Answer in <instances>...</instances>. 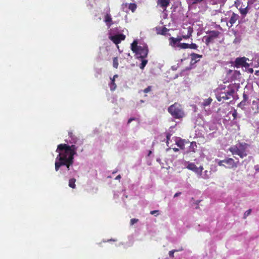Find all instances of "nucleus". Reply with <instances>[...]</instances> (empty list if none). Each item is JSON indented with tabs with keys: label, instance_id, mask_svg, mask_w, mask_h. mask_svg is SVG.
<instances>
[{
	"label": "nucleus",
	"instance_id": "obj_1",
	"mask_svg": "<svg viewBox=\"0 0 259 259\" xmlns=\"http://www.w3.org/2000/svg\"><path fill=\"white\" fill-rule=\"evenodd\" d=\"M77 146H71L66 144H60L57 146L56 152L59 154L57 156L55 163V168L58 171L60 167L65 166L67 170L70 169L74 162V156L76 154Z\"/></svg>",
	"mask_w": 259,
	"mask_h": 259
},
{
	"label": "nucleus",
	"instance_id": "obj_2",
	"mask_svg": "<svg viewBox=\"0 0 259 259\" xmlns=\"http://www.w3.org/2000/svg\"><path fill=\"white\" fill-rule=\"evenodd\" d=\"M248 145L245 143H239L231 147L229 150L233 155L236 154L243 158L247 155V149Z\"/></svg>",
	"mask_w": 259,
	"mask_h": 259
},
{
	"label": "nucleus",
	"instance_id": "obj_3",
	"mask_svg": "<svg viewBox=\"0 0 259 259\" xmlns=\"http://www.w3.org/2000/svg\"><path fill=\"white\" fill-rule=\"evenodd\" d=\"M167 110L175 119H181L185 115L182 105L178 103H175L170 105L168 108Z\"/></svg>",
	"mask_w": 259,
	"mask_h": 259
},
{
	"label": "nucleus",
	"instance_id": "obj_4",
	"mask_svg": "<svg viewBox=\"0 0 259 259\" xmlns=\"http://www.w3.org/2000/svg\"><path fill=\"white\" fill-rule=\"evenodd\" d=\"M206 35L203 37L202 41L205 42L206 46H209L219 38L221 32L217 30H209L206 32Z\"/></svg>",
	"mask_w": 259,
	"mask_h": 259
},
{
	"label": "nucleus",
	"instance_id": "obj_5",
	"mask_svg": "<svg viewBox=\"0 0 259 259\" xmlns=\"http://www.w3.org/2000/svg\"><path fill=\"white\" fill-rule=\"evenodd\" d=\"M186 168L189 170L193 171L198 175L201 176L202 171L203 169L202 166L197 167L194 163H189L186 166Z\"/></svg>",
	"mask_w": 259,
	"mask_h": 259
},
{
	"label": "nucleus",
	"instance_id": "obj_6",
	"mask_svg": "<svg viewBox=\"0 0 259 259\" xmlns=\"http://www.w3.org/2000/svg\"><path fill=\"white\" fill-rule=\"evenodd\" d=\"M247 58L243 57L240 58H237L235 61V66L238 68L240 66L248 67L249 64L246 62Z\"/></svg>",
	"mask_w": 259,
	"mask_h": 259
},
{
	"label": "nucleus",
	"instance_id": "obj_7",
	"mask_svg": "<svg viewBox=\"0 0 259 259\" xmlns=\"http://www.w3.org/2000/svg\"><path fill=\"white\" fill-rule=\"evenodd\" d=\"M148 53L147 46H139V50L136 53L137 55H140V58L144 59L147 57Z\"/></svg>",
	"mask_w": 259,
	"mask_h": 259
},
{
	"label": "nucleus",
	"instance_id": "obj_8",
	"mask_svg": "<svg viewBox=\"0 0 259 259\" xmlns=\"http://www.w3.org/2000/svg\"><path fill=\"white\" fill-rule=\"evenodd\" d=\"M224 163L226 164L228 168H234L237 167V164L232 158H226L224 159Z\"/></svg>",
	"mask_w": 259,
	"mask_h": 259
},
{
	"label": "nucleus",
	"instance_id": "obj_9",
	"mask_svg": "<svg viewBox=\"0 0 259 259\" xmlns=\"http://www.w3.org/2000/svg\"><path fill=\"white\" fill-rule=\"evenodd\" d=\"M125 36L122 34L115 35L110 37V39L116 45H118L121 40H124Z\"/></svg>",
	"mask_w": 259,
	"mask_h": 259
},
{
	"label": "nucleus",
	"instance_id": "obj_10",
	"mask_svg": "<svg viewBox=\"0 0 259 259\" xmlns=\"http://www.w3.org/2000/svg\"><path fill=\"white\" fill-rule=\"evenodd\" d=\"M170 4V0H158L157 5L163 9V11H166V8Z\"/></svg>",
	"mask_w": 259,
	"mask_h": 259
},
{
	"label": "nucleus",
	"instance_id": "obj_11",
	"mask_svg": "<svg viewBox=\"0 0 259 259\" xmlns=\"http://www.w3.org/2000/svg\"><path fill=\"white\" fill-rule=\"evenodd\" d=\"M104 20L109 27L113 24L111 15L109 13H107L105 15Z\"/></svg>",
	"mask_w": 259,
	"mask_h": 259
},
{
	"label": "nucleus",
	"instance_id": "obj_12",
	"mask_svg": "<svg viewBox=\"0 0 259 259\" xmlns=\"http://www.w3.org/2000/svg\"><path fill=\"white\" fill-rule=\"evenodd\" d=\"M68 136L71 138V140L69 141V143L72 144V145H74L77 144V141H78V138L75 136L73 133L71 131L68 132Z\"/></svg>",
	"mask_w": 259,
	"mask_h": 259
},
{
	"label": "nucleus",
	"instance_id": "obj_13",
	"mask_svg": "<svg viewBox=\"0 0 259 259\" xmlns=\"http://www.w3.org/2000/svg\"><path fill=\"white\" fill-rule=\"evenodd\" d=\"M191 63L192 64L196 63L199 60H197V59L201 58L202 57V55H199L198 54H196L194 53H193L191 54Z\"/></svg>",
	"mask_w": 259,
	"mask_h": 259
},
{
	"label": "nucleus",
	"instance_id": "obj_14",
	"mask_svg": "<svg viewBox=\"0 0 259 259\" xmlns=\"http://www.w3.org/2000/svg\"><path fill=\"white\" fill-rule=\"evenodd\" d=\"M239 16L237 14L233 13L232 16L230 19L229 23L230 24V27L232 26L236 22L238 19Z\"/></svg>",
	"mask_w": 259,
	"mask_h": 259
},
{
	"label": "nucleus",
	"instance_id": "obj_15",
	"mask_svg": "<svg viewBox=\"0 0 259 259\" xmlns=\"http://www.w3.org/2000/svg\"><path fill=\"white\" fill-rule=\"evenodd\" d=\"M193 28L189 26L188 28V32L187 34L186 35H182V37L183 39H187L190 38L192 36V34L193 33Z\"/></svg>",
	"mask_w": 259,
	"mask_h": 259
},
{
	"label": "nucleus",
	"instance_id": "obj_16",
	"mask_svg": "<svg viewBox=\"0 0 259 259\" xmlns=\"http://www.w3.org/2000/svg\"><path fill=\"white\" fill-rule=\"evenodd\" d=\"M140 46H138V41L137 40H134L133 43L131 44V50L134 53L137 52L139 50Z\"/></svg>",
	"mask_w": 259,
	"mask_h": 259
},
{
	"label": "nucleus",
	"instance_id": "obj_17",
	"mask_svg": "<svg viewBox=\"0 0 259 259\" xmlns=\"http://www.w3.org/2000/svg\"><path fill=\"white\" fill-rule=\"evenodd\" d=\"M179 43L178 42L176 38L174 37H170L169 38V44L170 46L172 47H177V45Z\"/></svg>",
	"mask_w": 259,
	"mask_h": 259
},
{
	"label": "nucleus",
	"instance_id": "obj_18",
	"mask_svg": "<svg viewBox=\"0 0 259 259\" xmlns=\"http://www.w3.org/2000/svg\"><path fill=\"white\" fill-rule=\"evenodd\" d=\"M239 12L240 13V14L243 16H245L246 15V14H247L248 13V6H246V7H241L239 9Z\"/></svg>",
	"mask_w": 259,
	"mask_h": 259
},
{
	"label": "nucleus",
	"instance_id": "obj_19",
	"mask_svg": "<svg viewBox=\"0 0 259 259\" xmlns=\"http://www.w3.org/2000/svg\"><path fill=\"white\" fill-rule=\"evenodd\" d=\"M75 182H76L75 179H74V178L70 179L69 180V184H68L70 188H73V189L75 188V187H76Z\"/></svg>",
	"mask_w": 259,
	"mask_h": 259
},
{
	"label": "nucleus",
	"instance_id": "obj_20",
	"mask_svg": "<svg viewBox=\"0 0 259 259\" xmlns=\"http://www.w3.org/2000/svg\"><path fill=\"white\" fill-rule=\"evenodd\" d=\"M252 108L253 110H255V112H259V104L258 102H256L255 101H252Z\"/></svg>",
	"mask_w": 259,
	"mask_h": 259
},
{
	"label": "nucleus",
	"instance_id": "obj_21",
	"mask_svg": "<svg viewBox=\"0 0 259 259\" xmlns=\"http://www.w3.org/2000/svg\"><path fill=\"white\" fill-rule=\"evenodd\" d=\"M189 44L186 43H179L177 45V47L182 49H186L189 48Z\"/></svg>",
	"mask_w": 259,
	"mask_h": 259
},
{
	"label": "nucleus",
	"instance_id": "obj_22",
	"mask_svg": "<svg viewBox=\"0 0 259 259\" xmlns=\"http://www.w3.org/2000/svg\"><path fill=\"white\" fill-rule=\"evenodd\" d=\"M169 30L168 29L166 28L165 27H163L162 29L159 30L157 33L159 34L164 35L166 34V32Z\"/></svg>",
	"mask_w": 259,
	"mask_h": 259
},
{
	"label": "nucleus",
	"instance_id": "obj_23",
	"mask_svg": "<svg viewBox=\"0 0 259 259\" xmlns=\"http://www.w3.org/2000/svg\"><path fill=\"white\" fill-rule=\"evenodd\" d=\"M212 101V99L211 98H208V99L204 100V102L202 103V105L204 107L208 106L211 104Z\"/></svg>",
	"mask_w": 259,
	"mask_h": 259
},
{
	"label": "nucleus",
	"instance_id": "obj_24",
	"mask_svg": "<svg viewBox=\"0 0 259 259\" xmlns=\"http://www.w3.org/2000/svg\"><path fill=\"white\" fill-rule=\"evenodd\" d=\"M113 66L116 69H117L118 67V60L117 57H114L113 59Z\"/></svg>",
	"mask_w": 259,
	"mask_h": 259
},
{
	"label": "nucleus",
	"instance_id": "obj_25",
	"mask_svg": "<svg viewBox=\"0 0 259 259\" xmlns=\"http://www.w3.org/2000/svg\"><path fill=\"white\" fill-rule=\"evenodd\" d=\"M128 9L132 11V12H134L137 9V5L134 3H131L128 6Z\"/></svg>",
	"mask_w": 259,
	"mask_h": 259
},
{
	"label": "nucleus",
	"instance_id": "obj_26",
	"mask_svg": "<svg viewBox=\"0 0 259 259\" xmlns=\"http://www.w3.org/2000/svg\"><path fill=\"white\" fill-rule=\"evenodd\" d=\"M148 62V61L147 60L143 59L142 60V63L140 64V68L141 69H143L145 66L146 65L147 63Z\"/></svg>",
	"mask_w": 259,
	"mask_h": 259
},
{
	"label": "nucleus",
	"instance_id": "obj_27",
	"mask_svg": "<svg viewBox=\"0 0 259 259\" xmlns=\"http://www.w3.org/2000/svg\"><path fill=\"white\" fill-rule=\"evenodd\" d=\"M109 87L110 88V90L112 91H114L116 88V85L115 82H111V83L109 84Z\"/></svg>",
	"mask_w": 259,
	"mask_h": 259
},
{
	"label": "nucleus",
	"instance_id": "obj_28",
	"mask_svg": "<svg viewBox=\"0 0 259 259\" xmlns=\"http://www.w3.org/2000/svg\"><path fill=\"white\" fill-rule=\"evenodd\" d=\"M182 250H183L182 248H181V249H180L179 250H176V249L172 250L169 252V255L171 257H174V254L175 252L179 251H182Z\"/></svg>",
	"mask_w": 259,
	"mask_h": 259
},
{
	"label": "nucleus",
	"instance_id": "obj_29",
	"mask_svg": "<svg viewBox=\"0 0 259 259\" xmlns=\"http://www.w3.org/2000/svg\"><path fill=\"white\" fill-rule=\"evenodd\" d=\"M152 86H148L147 88H146L144 90H143L142 92L144 93H148L152 90ZM141 92H142V91H140V93H141Z\"/></svg>",
	"mask_w": 259,
	"mask_h": 259
},
{
	"label": "nucleus",
	"instance_id": "obj_30",
	"mask_svg": "<svg viewBox=\"0 0 259 259\" xmlns=\"http://www.w3.org/2000/svg\"><path fill=\"white\" fill-rule=\"evenodd\" d=\"M189 48L191 49L196 50L198 48V46L196 44L192 43L191 44H189Z\"/></svg>",
	"mask_w": 259,
	"mask_h": 259
},
{
	"label": "nucleus",
	"instance_id": "obj_31",
	"mask_svg": "<svg viewBox=\"0 0 259 259\" xmlns=\"http://www.w3.org/2000/svg\"><path fill=\"white\" fill-rule=\"evenodd\" d=\"M221 98L224 100H228L230 99V97L227 96L225 92L221 93Z\"/></svg>",
	"mask_w": 259,
	"mask_h": 259
},
{
	"label": "nucleus",
	"instance_id": "obj_32",
	"mask_svg": "<svg viewBox=\"0 0 259 259\" xmlns=\"http://www.w3.org/2000/svg\"><path fill=\"white\" fill-rule=\"evenodd\" d=\"M251 212V209H249L248 210H246L244 213V218L245 219L247 216H248L250 214Z\"/></svg>",
	"mask_w": 259,
	"mask_h": 259
},
{
	"label": "nucleus",
	"instance_id": "obj_33",
	"mask_svg": "<svg viewBox=\"0 0 259 259\" xmlns=\"http://www.w3.org/2000/svg\"><path fill=\"white\" fill-rule=\"evenodd\" d=\"M204 0H192V3L193 5H196L198 4H200Z\"/></svg>",
	"mask_w": 259,
	"mask_h": 259
},
{
	"label": "nucleus",
	"instance_id": "obj_34",
	"mask_svg": "<svg viewBox=\"0 0 259 259\" xmlns=\"http://www.w3.org/2000/svg\"><path fill=\"white\" fill-rule=\"evenodd\" d=\"M246 105V102L245 101H242L239 104H238V106L243 108Z\"/></svg>",
	"mask_w": 259,
	"mask_h": 259
},
{
	"label": "nucleus",
	"instance_id": "obj_35",
	"mask_svg": "<svg viewBox=\"0 0 259 259\" xmlns=\"http://www.w3.org/2000/svg\"><path fill=\"white\" fill-rule=\"evenodd\" d=\"M138 221V219H132L130 221L131 225H134L135 223H137Z\"/></svg>",
	"mask_w": 259,
	"mask_h": 259
},
{
	"label": "nucleus",
	"instance_id": "obj_36",
	"mask_svg": "<svg viewBox=\"0 0 259 259\" xmlns=\"http://www.w3.org/2000/svg\"><path fill=\"white\" fill-rule=\"evenodd\" d=\"M234 93V91L233 90H231L228 91L226 93L227 95V96L230 97V96H233Z\"/></svg>",
	"mask_w": 259,
	"mask_h": 259
},
{
	"label": "nucleus",
	"instance_id": "obj_37",
	"mask_svg": "<svg viewBox=\"0 0 259 259\" xmlns=\"http://www.w3.org/2000/svg\"><path fill=\"white\" fill-rule=\"evenodd\" d=\"M243 100L242 101L246 102V101H247V100L248 99V96L246 94L244 93L243 95Z\"/></svg>",
	"mask_w": 259,
	"mask_h": 259
},
{
	"label": "nucleus",
	"instance_id": "obj_38",
	"mask_svg": "<svg viewBox=\"0 0 259 259\" xmlns=\"http://www.w3.org/2000/svg\"><path fill=\"white\" fill-rule=\"evenodd\" d=\"M224 160H220L218 164L219 166H225V165L224 164Z\"/></svg>",
	"mask_w": 259,
	"mask_h": 259
},
{
	"label": "nucleus",
	"instance_id": "obj_39",
	"mask_svg": "<svg viewBox=\"0 0 259 259\" xmlns=\"http://www.w3.org/2000/svg\"><path fill=\"white\" fill-rule=\"evenodd\" d=\"M171 135L169 133L166 134V140H167V144H168V141L170 140Z\"/></svg>",
	"mask_w": 259,
	"mask_h": 259
},
{
	"label": "nucleus",
	"instance_id": "obj_40",
	"mask_svg": "<svg viewBox=\"0 0 259 259\" xmlns=\"http://www.w3.org/2000/svg\"><path fill=\"white\" fill-rule=\"evenodd\" d=\"M178 42L180 43V42L183 39L182 36H178L177 38H176Z\"/></svg>",
	"mask_w": 259,
	"mask_h": 259
},
{
	"label": "nucleus",
	"instance_id": "obj_41",
	"mask_svg": "<svg viewBox=\"0 0 259 259\" xmlns=\"http://www.w3.org/2000/svg\"><path fill=\"white\" fill-rule=\"evenodd\" d=\"M205 175L203 177V178L205 179H208L209 178V176L207 175V171L206 170L205 171Z\"/></svg>",
	"mask_w": 259,
	"mask_h": 259
},
{
	"label": "nucleus",
	"instance_id": "obj_42",
	"mask_svg": "<svg viewBox=\"0 0 259 259\" xmlns=\"http://www.w3.org/2000/svg\"><path fill=\"white\" fill-rule=\"evenodd\" d=\"M136 120V118H130L128 120V122H127V123L129 124L132 121H134V120Z\"/></svg>",
	"mask_w": 259,
	"mask_h": 259
},
{
	"label": "nucleus",
	"instance_id": "obj_43",
	"mask_svg": "<svg viewBox=\"0 0 259 259\" xmlns=\"http://www.w3.org/2000/svg\"><path fill=\"white\" fill-rule=\"evenodd\" d=\"M237 114V111L236 110H234V111L232 113V115L234 118H236Z\"/></svg>",
	"mask_w": 259,
	"mask_h": 259
},
{
	"label": "nucleus",
	"instance_id": "obj_44",
	"mask_svg": "<svg viewBox=\"0 0 259 259\" xmlns=\"http://www.w3.org/2000/svg\"><path fill=\"white\" fill-rule=\"evenodd\" d=\"M217 100L219 101H222V99H223L222 98H221V93L220 94V95L219 96H218L217 97Z\"/></svg>",
	"mask_w": 259,
	"mask_h": 259
},
{
	"label": "nucleus",
	"instance_id": "obj_45",
	"mask_svg": "<svg viewBox=\"0 0 259 259\" xmlns=\"http://www.w3.org/2000/svg\"><path fill=\"white\" fill-rule=\"evenodd\" d=\"M158 212V210H152L150 211V214H154L155 213Z\"/></svg>",
	"mask_w": 259,
	"mask_h": 259
},
{
	"label": "nucleus",
	"instance_id": "obj_46",
	"mask_svg": "<svg viewBox=\"0 0 259 259\" xmlns=\"http://www.w3.org/2000/svg\"><path fill=\"white\" fill-rule=\"evenodd\" d=\"M181 194V192H178V193H176L175 195H174V197H177L178 196H179V195H180Z\"/></svg>",
	"mask_w": 259,
	"mask_h": 259
},
{
	"label": "nucleus",
	"instance_id": "obj_47",
	"mask_svg": "<svg viewBox=\"0 0 259 259\" xmlns=\"http://www.w3.org/2000/svg\"><path fill=\"white\" fill-rule=\"evenodd\" d=\"M120 178H121V176H120V175H118V176L116 177L115 179H116V180H119Z\"/></svg>",
	"mask_w": 259,
	"mask_h": 259
},
{
	"label": "nucleus",
	"instance_id": "obj_48",
	"mask_svg": "<svg viewBox=\"0 0 259 259\" xmlns=\"http://www.w3.org/2000/svg\"><path fill=\"white\" fill-rule=\"evenodd\" d=\"M248 71H249V72L250 73H253V69H252V68H250V69H248Z\"/></svg>",
	"mask_w": 259,
	"mask_h": 259
},
{
	"label": "nucleus",
	"instance_id": "obj_49",
	"mask_svg": "<svg viewBox=\"0 0 259 259\" xmlns=\"http://www.w3.org/2000/svg\"><path fill=\"white\" fill-rule=\"evenodd\" d=\"M255 74L256 75H259V70H257V71H255Z\"/></svg>",
	"mask_w": 259,
	"mask_h": 259
},
{
	"label": "nucleus",
	"instance_id": "obj_50",
	"mask_svg": "<svg viewBox=\"0 0 259 259\" xmlns=\"http://www.w3.org/2000/svg\"><path fill=\"white\" fill-rule=\"evenodd\" d=\"M173 150L175 151V152H177L179 151V149L178 148H173Z\"/></svg>",
	"mask_w": 259,
	"mask_h": 259
},
{
	"label": "nucleus",
	"instance_id": "obj_51",
	"mask_svg": "<svg viewBox=\"0 0 259 259\" xmlns=\"http://www.w3.org/2000/svg\"><path fill=\"white\" fill-rule=\"evenodd\" d=\"M113 78H114L115 79L117 77H118V75L117 74H115L113 76Z\"/></svg>",
	"mask_w": 259,
	"mask_h": 259
},
{
	"label": "nucleus",
	"instance_id": "obj_52",
	"mask_svg": "<svg viewBox=\"0 0 259 259\" xmlns=\"http://www.w3.org/2000/svg\"><path fill=\"white\" fill-rule=\"evenodd\" d=\"M111 82H115V78H111Z\"/></svg>",
	"mask_w": 259,
	"mask_h": 259
},
{
	"label": "nucleus",
	"instance_id": "obj_53",
	"mask_svg": "<svg viewBox=\"0 0 259 259\" xmlns=\"http://www.w3.org/2000/svg\"><path fill=\"white\" fill-rule=\"evenodd\" d=\"M256 170L259 171V167L256 168Z\"/></svg>",
	"mask_w": 259,
	"mask_h": 259
},
{
	"label": "nucleus",
	"instance_id": "obj_54",
	"mask_svg": "<svg viewBox=\"0 0 259 259\" xmlns=\"http://www.w3.org/2000/svg\"><path fill=\"white\" fill-rule=\"evenodd\" d=\"M82 144H83V142L82 141H80L79 145H82Z\"/></svg>",
	"mask_w": 259,
	"mask_h": 259
},
{
	"label": "nucleus",
	"instance_id": "obj_55",
	"mask_svg": "<svg viewBox=\"0 0 259 259\" xmlns=\"http://www.w3.org/2000/svg\"><path fill=\"white\" fill-rule=\"evenodd\" d=\"M151 153V151H149V154H148V156H149V155H150V154Z\"/></svg>",
	"mask_w": 259,
	"mask_h": 259
},
{
	"label": "nucleus",
	"instance_id": "obj_56",
	"mask_svg": "<svg viewBox=\"0 0 259 259\" xmlns=\"http://www.w3.org/2000/svg\"><path fill=\"white\" fill-rule=\"evenodd\" d=\"M256 102H258V104H259V98L258 99H257V100L255 101Z\"/></svg>",
	"mask_w": 259,
	"mask_h": 259
},
{
	"label": "nucleus",
	"instance_id": "obj_57",
	"mask_svg": "<svg viewBox=\"0 0 259 259\" xmlns=\"http://www.w3.org/2000/svg\"><path fill=\"white\" fill-rule=\"evenodd\" d=\"M251 1H252V2H255V1H256V0H251Z\"/></svg>",
	"mask_w": 259,
	"mask_h": 259
},
{
	"label": "nucleus",
	"instance_id": "obj_58",
	"mask_svg": "<svg viewBox=\"0 0 259 259\" xmlns=\"http://www.w3.org/2000/svg\"><path fill=\"white\" fill-rule=\"evenodd\" d=\"M83 150V148L81 149V151L82 152Z\"/></svg>",
	"mask_w": 259,
	"mask_h": 259
}]
</instances>
